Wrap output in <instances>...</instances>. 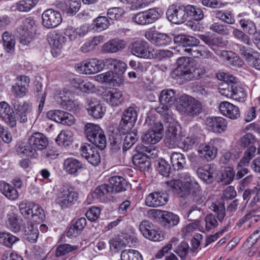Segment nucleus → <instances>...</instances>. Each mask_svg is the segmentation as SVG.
I'll use <instances>...</instances> for the list:
<instances>
[{"label":"nucleus","instance_id":"nucleus-25","mask_svg":"<svg viewBox=\"0 0 260 260\" xmlns=\"http://www.w3.org/2000/svg\"><path fill=\"white\" fill-rule=\"evenodd\" d=\"M220 113L224 116L231 119H236L240 116L239 108L234 104L227 102L223 101L218 106Z\"/></svg>","mask_w":260,"mask_h":260},{"label":"nucleus","instance_id":"nucleus-50","mask_svg":"<svg viewBox=\"0 0 260 260\" xmlns=\"http://www.w3.org/2000/svg\"><path fill=\"white\" fill-rule=\"evenodd\" d=\"M113 70V73L115 74H118L119 76L118 77V81H117V83L120 85L121 84H123L124 82V79L122 75L125 72L127 65L123 61L118 60L116 59Z\"/></svg>","mask_w":260,"mask_h":260},{"label":"nucleus","instance_id":"nucleus-13","mask_svg":"<svg viewBox=\"0 0 260 260\" xmlns=\"http://www.w3.org/2000/svg\"><path fill=\"white\" fill-rule=\"evenodd\" d=\"M137 112L133 107H129L123 112L119 125L123 130L130 132L137 120Z\"/></svg>","mask_w":260,"mask_h":260},{"label":"nucleus","instance_id":"nucleus-44","mask_svg":"<svg viewBox=\"0 0 260 260\" xmlns=\"http://www.w3.org/2000/svg\"><path fill=\"white\" fill-rule=\"evenodd\" d=\"M235 177V171L230 167L225 168L220 171V174L218 177V182L222 183L223 184H230Z\"/></svg>","mask_w":260,"mask_h":260},{"label":"nucleus","instance_id":"nucleus-12","mask_svg":"<svg viewBox=\"0 0 260 260\" xmlns=\"http://www.w3.org/2000/svg\"><path fill=\"white\" fill-rule=\"evenodd\" d=\"M145 38L156 46L164 47L170 45L172 38L167 34L150 29L145 33Z\"/></svg>","mask_w":260,"mask_h":260},{"label":"nucleus","instance_id":"nucleus-31","mask_svg":"<svg viewBox=\"0 0 260 260\" xmlns=\"http://www.w3.org/2000/svg\"><path fill=\"white\" fill-rule=\"evenodd\" d=\"M134 165L141 172L148 171L151 167V159L147 155L134 154Z\"/></svg>","mask_w":260,"mask_h":260},{"label":"nucleus","instance_id":"nucleus-64","mask_svg":"<svg viewBox=\"0 0 260 260\" xmlns=\"http://www.w3.org/2000/svg\"><path fill=\"white\" fill-rule=\"evenodd\" d=\"M110 249L114 252H118L124 248L126 245L123 239L120 237H115L109 240Z\"/></svg>","mask_w":260,"mask_h":260},{"label":"nucleus","instance_id":"nucleus-3","mask_svg":"<svg viewBox=\"0 0 260 260\" xmlns=\"http://www.w3.org/2000/svg\"><path fill=\"white\" fill-rule=\"evenodd\" d=\"M48 145L47 137L41 133L36 132L29 136L27 142L19 143L16 147V151L19 154L36 158L38 155L37 151L45 149Z\"/></svg>","mask_w":260,"mask_h":260},{"label":"nucleus","instance_id":"nucleus-59","mask_svg":"<svg viewBox=\"0 0 260 260\" xmlns=\"http://www.w3.org/2000/svg\"><path fill=\"white\" fill-rule=\"evenodd\" d=\"M153 53L152 54V57L158 60H165L172 57L173 53L172 51L165 49L153 50Z\"/></svg>","mask_w":260,"mask_h":260},{"label":"nucleus","instance_id":"nucleus-41","mask_svg":"<svg viewBox=\"0 0 260 260\" xmlns=\"http://www.w3.org/2000/svg\"><path fill=\"white\" fill-rule=\"evenodd\" d=\"M21 219L17 214L11 213L7 214V220L6 223L11 231L17 233L21 229Z\"/></svg>","mask_w":260,"mask_h":260},{"label":"nucleus","instance_id":"nucleus-6","mask_svg":"<svg viewBox=\"0 0 260 260\" xmlns=\"http://www.w3.org/2000/svg\"><path fill=\"white\" fill-rule=\"evenodd\" d=\"M186 6L181 3L170 5L166 11L168 20L175 24H181L187 21Z\"/></svg>","mask_w":260,"mask_h":260},{"label":"nucleus","instance_id":"nucleus-27","mask_svg":"<svg viewBox=\"0 0 260 260\" xmlns=\"http://www.w3.org/2000/svg\"><path fill=\"white\" fill-rule=\"evenodd\" d=\"M29 78L26 76H21L17 82L12 86V92L17 98L24 96L27 92L26 87L28 86Z\"/></svg>","mask_w":260,"mask_h":260},{"label":"nucleus","instance_id":"nucleus-52","mask_svg":"<svg viewBox=\"0 0 260 260\" xmlns=\"http://www.w3.org/2000/svg\"><path fill=\"white\" fill-rule=\"evenodd\" d=\"M102 129L99 125L91 123H87L84 127V133L87 139L89 141L98 134H101Z\"/></svg>","mask_w":260,"mask_h":260},{"label":"nucleus","instance_id":"nucleus-20","mask_svg":"<svg viewBox=\"0 0 260 260\" xmlns=\"http://www.w3.org/2000/svg\"><path fill=\"white\" fill-rule=\"evenodd\" d=\"M201 140L200 134L196 127H192L190 128L188 136L183 137L182 140L179 145V148L182 149L184 151L192 149L194 145L199 144Z\"/></svg>","mask_w":260,"mask_h":260},{"label":"nucleus","instance_id":"nucleus-42","mask_svg":"<svg viewBox=\"0 0 260 260\" xmlns=\"http://www.w3.org/2000/svg\"><path fill=\"white\" fill-rule=\"evenodd\" d=\"M64 98L63 96H60V104L63 109L74 113H77L80 111L79 105L76 101L68 99L66 95H64Z\"/></svg>","mask_w":260,"mask_h":260},{"label":"nucleus","instance_id":"nucleus-5","mask_svg":"<svg viewBox=\"0 0 260 260\" xmlns=\"http://www.w3.org/2000/svg\"><path fill=\"white\" fill-rule=\"evenodd\" d=\"M13 107L14 109V115L16 121L24 123L31 120L32 115V104L27 101H19L14 100L12 102Z\"/></svg>","mask_w":260,"mask_h":260},{"label":"nucleus","instance_id":"nucleus-53","mask_svg":"<svg viewBox=\"0 0 260 260\" xmlns=\"http://www.w3.org/2000/svg\"><path fill=\"white\" fill-rule=\"evenodd\" d=\"M36 5L34 0L21 1L11 7V10L14 11L18 10L21 12H28L30 11Z\"/></svg>","mask_w":260,"mask_h":260},{"label":"nucleus","instance_id":"nucleus-34","mask_svg":"<svg viewBox=\"0 0 260 260\" xmlns=\"http://www.w3.org/2000/svg\"><path fill=\"white\" fill-rule=\"evenodd\" d=\"M63 12L69 15H75L81 7L80 0H64L58 5Z\"/></svg>","mask_w":260,"mask_h":260},{"label":"nucleus","instance_id":"nucleus-54","mask_svg":"<svg viewBox=\"0 0 260 260\" xmlns=\"http://www.w3.org/2000/svg\"><path fill=\"white\" fill-rule=\"evenodd\" d=\"M239 23L243 30L248 35H251L255 32L257 28L255 23L249 19L241 18Z\"/></svg>","mask_w":260,"mask_h":260},{"label":"nucleus","instance_id":"nucleus-15","mask_svg":"<svg viewBox=\"0 0 260 260\" xmlns=\"http://www.w3.org/2000/svg\"><path fill=\"white\" fill-rule=\"evenodd\" d=\"M81 155L93 166H98L101 162V156L97 148L88 144H84L80 147Z\"/></svg>","mask_w":260,"mask_h":260},{"label":"nucleus","instance_id":"nucleus-48","mask_svg":"<svg viewBox=\"0 0 260 260\" xmlns=\"http://www.w3.org/2000/svg\"><path fill=\"white\" fill-rule=\"evenodd\" d=\"M181 127L176 123L169 124L168 129L166 132L164 138V143L166 145L169 141L173 140L174 136L181 132Z\"/></svg>","mask_w":260,"mask_h":260},{"label":"nucleus","instance_id":"nucleus-32","mask_svg":"<svg viewBox=\"0 0 260 260\" xmlns=\"http://www.w3.org/2000/svg\"><path fill=\"white\" fill-rule=\"evenodd\" d=\"M86 225V219L84 217H81L77 221L72 220L71 224L69 228L67 236L68 237H76L79 236Z\"/></svg>","mask_w":260,"mask_h":260},{"label":"nucleus","instance_id":"nucleus-37","mask_svg":"<svg viewBox=\"0 0 260 260\" xmlns=\"http://www.w3.org/2000/svg\"><path fill=\"white\" fill-rule=\"evenodd\" d=\"M0 191L8 199L15 201L19 197L16 189L4 181H0Z\"/></svg>","mask_w":260,"mask_h":260},{"label":"nucleus","instance_id":"nucleus-14","mask_svg":"<svg viewBox=\"0 0 260 260\" xmlns=\"http://www.w3.org/2000/svg\"><path fill=\"white\" fill-rule=\"evenodd\" d=\"M127 131L123 130L119 126L115 128L109 136L110 147L113 152H117L123 147V137Z\"/></svg>","mask_w":260,"mask_h":260},{"label":"nucleus","instance_id":"nucleus-49","mask_svg":"<svg viewBox=\"0 0 260 260\" xmlns=\"http://www.w3.org/2000/svg\"><path fill=\"white\" fill-rule=\"evenodd\" d=\"M225 57L228 63L236 68H240L244 64V61L240 57L233 51H225Z\"/></svg>","mask_w":260,"mask_h":260},{"label":"nucleus","instance_id":"nucleus-2","mask_svg":"<svg viewBox=\"0 0 260 260\" xmlns=\"http://www.w3.org/2000/svg\"><path fill=\"white\" fill-rule=\"evenodd\" d=\"M180 177L187 180L183 183L178 179L168 181L166 182L168 188L174 193L179 194L182 198H186L191 195L193 200L198 204H201L204 199L201 196V189L198 183L191 180L190 174L188 173Z\"/></svg>","mask_w":260,"mask_h":260},{"label":"nucleus","instance_id":"nucleus-8","mask_svg":"<svg viewBox=\"0 0 260 260\" xmlns=\"http://www.w3.org/2000/svg\"><path fill=\"white\" fill-rule=\"evenodd\" d=\"M79 194L71 186H64L58 194L56 202L62 209L74 204L78 200Z\"/></svg>","mask_w":260,"mask_h":260},{"label":"nucleus","instance_id":"nucleus-10","mask_svg":"<svg viewBox=\"0 0 260 260\" xmlns=\"http://www.w3.org/2000/svg\"><path fill=\"white\" fill-rule=\"evenodd\" d=\"M42 24L47 28L57 27L62 21L60 13L53 9L45 10L42 14Z\"/></svg>","mask_w":260,"mask_h":260},{"label":"nucleus","instance_id":"nucleus-30","mask_svg":"<svg viewBox=\"0 0 260 260\" xmlns=\"http://www.w3.org/2000/svg\"><path fill=\"white\" fill-rule=\"evenodd\" d=\"M173 41L175 44L183 47H189L197 46L200 41L197 38L185 34L178 35L174 37Z\"/></svg>","mask_w":260,"mask_h":260},{"label":"nucleus","instance_id":"nucleus-28","mask_svg":"<svg viewBox=\"0 0 260 260\" xmlns=\"http://www.w3.org/2000/svg\"><path fill=\"white\" fill-rule=\"evenodd\" d=\"M186 6V16L187 21L188 22L191 23V21H194L196 22H200L203 20L205 15L203 9L200 7L193 5L187 4Z\"/></svg>","mask_w":260,"mask_h":260},{"label":"nucleus","instance_id":"nucleus-62","mask_svg":"<svg viewBox=\"0 0 260 260\" xmlns=\"http://www.w3.org/2000/svg\"><path fill=\"white\" fill-rule=\"evenodd\" d=\"M233 35L235 38L240 42L249 46L251 44L250 37L243 30L237 28H233Z\"/></svg>","mask_w":260,"mask_h":260},{"label":"nucleus","instance_id":"nucleus-35","mask_svg":"<svg viewBox=\"0 0 260 260\" xmlns=\"http://www.w3.org/2000/svg\"><path fill=\"white\" fill-rule=\"evenodd\" d=\"M162 214L160 222L166 229L174 227L179 222V217L172 212L164 211Z\"/></svg>","mask_w":260,"mask_h":260},{"label":"nucleus","instance_id":"nucleus-21","mask_svg":"<svg viewBox=\"0 0 260 260\" xmlns=\"http://www.w3.org/2000/svg\"><path fill=\"white\" fill-rule=\"evenodd\" d=\"M14 109L5 101L0 102V116L11 127L16 126Z\"/></svg>","mask_w":260,"mask_h":260},{"label":"nucleus","instance_id":"nucleus-9","mask_svg":"<svg viewBox=\"0 0 260 260\" xmlns=\"http://www.w3.org/2000/svg\"><path fill=\"white\" fill-rule=\"evenodd\" d=\"M164 135V127L161 123L153 124L152 127L141 136L142 142L146 144H155L159 142Z\"/></svg>","mask_w":260,"mask_h":260},{"label":"nucleus","instance_id":"nucleus-33","mask_svg":"<svg viewBox=\"0 0 260 260\" xmlns=\"http://www.w3.org/2000/svg\"><path fill=\"white\" fill-rule=\"evenodd\" d=\"M125 47L123 40L114 39L105 43L102 47V51L107 53H115L123 49Z\"/></svg>","mask_w":260,"mask_h":260},{"label":"nucleus","instance_id":"nucleus-23","mask_svg":"<svg viewBox=\"0 0 260 260\" xmlns=\"http://www.w3.org/2000/svg\"><path fill=\"white\" fill-rule=\"evenodd\" d=\"M168 201L167 194L162 191H155L146 197L145 204L149 207H157L165 205Z\"/></svg>","mask_w":260,"mask_h":260},{"label":"nucleus","instance_id":"nucleus-63","mask_svg":"<svg viewBox=\"0 0 260 260\" xmlns=\"http://www.w3.org/2000/svg\"><path fill=\"white\" fill-rule=\"evenodd\" d=\"M93 23L98 30L107 29L110 24V20L106 16H99L93 20Z\"/></svg>","mask_w":260,"mask_h":260},{"label":"nucleus","instance_id":"nucleus-55","mask_svg":"<svg viewBox=\"0 0 260 260\" xmlns=\"http://www.w3.org/2000/svg\"><path fill=\"white\" fill-rule=\"evenodd\" d=\"M56 142L60 146L68 147L71 145L73 137L70 132H61L56 138Z\"/></svg>","mask_w":260,"mask_h":260},{"label":"nucleus","instance_id":"nucleus-40","mask_svg":"<svg viewBox=\"0 0 260 260\" xmlns=\"http://www.w3.org/2000/svg\"><path fill=\"white\" fill-rule=\"evenodd\" d=\"M139 136L137 131L134 129L132 132H127L123 137V152H126L130 149L138 141Z\"/></svg>","mask_w":260,"mask_h":260},{"label":"nucleus","instance_id":"nucleus-60","mask_svg":"<svg viewBox=\"0 0 260 260\" xmlns=\"http://www.w3.org/2000/svg\"><path fill=\"white\" fill-rule=\"evenodd\" d=\"M48 42L51 47L62 48V45L64 44L66 38L62 35L56 34L48 38Z\"/></svg>","mask_w":260,"mask_h":260},{"label":"nucleus","instance_id":"nucleus-1","mask_svg":"<svg viewBox=\"0 0 260 260\" xmlns=\"http://www.w3.org/2000/svg\"><path fill=\"white\" fill-rule=\"evenodd\" d=\"M177 68L173 71L171 76L173 79L181 83L198 80L206 76L205 66L195 67L193 60L188 57H181L176 61Z\"/></svg>","mask_w":260,"mask_h":260},{"label":"nucleus","instance_id":"nucleus-22","mask_svg":"<svg viewBox=\"0 0 260 260\" xmlns=\"http://www.w3.org/2000/svg\"><path fill=\"white\" fill-rule=\"evenodd\" d=\"M79 71L85 74H94L101 72L103 69V60L96 58L89 59L85 62H82Z\"/></svg>","mask_w":260,"mask_h":260},{"label":"nucleus","instance_id":"nucleus-18","mask_svg":"<svg viewBox=\"0 0 260 260\" xmlns=\"http://www.w3.org/2000/svg\"><path fill=\"white\" fill-rule=\"evenodd\" d=\"M47 116L57 123L65 125H72L75 122V118L73 115L60 110L50 111L47 113Z\"/></svg>","mask_w":260,"mask_h":260},{"label":"nucleus","instance_id":"nucleus-26","mask_svg":"<svg viewBox=\"0 0 260 260\" xmlns=\"http://www.w3.org/2000/svg\"><path fill=\"white\" fill-rule=\"evenodd\" d=\"M83 168L82 162L75 158H68L63 161V169L69 174L77 176Z\"/></svg>","mask_w":260,"mask_h":260},{"label":"nucleus","instance_id":"nucleus-4","mask_svg":"<svg viewBox=\"0 0 260 260\" xmlns=\"http://www.w3.org/2000/svg\"><path fill=\"white\" fill-rule=\"evenodd\" d=\"M176 108L181 113L189 116H197L202 111L201 104L186 94L182 95L177 100Z\"/></svg>","mask_w":260,"mask_h":260},{"label":"nucleus","instance_id":"nucleus-36","mask_svg":"<svg viewBox=\"0 0 260 260\" xmlns=\"http://www.w3.org/2000/svg\"><path fill=\"white\" fill-rule=\"evenodd\" d=\"M22 231L23 237L24 240L32 243L37 241L39 236V231L37 227L32 224L30 222L27 223Z\"/></svg>","mask_w":260,"mask_h":260},{"label":"nucleus","instance_id":"nucleus-39","mask_svg":"<svg viewBox=\"0 0 260 260\" xmlns=\"http://www.w3.org/2000/svg\"><path fill=\"white\" fill-rule=\"evenodd\" d=\"M170 159L174 170L180 171L185 168L186 158L183 154L179 152H173L171 155Z\"/></svg>","mask_w":260,"mask_h":260},{"label":"nucleus","instance_id":"nucleus-47","mask_svg":"<svg viewBox=\"0 0 260 260\" xmlns=\"http://www.w3.org/2000/svg\"><path fill=\"white\" fill-rule=\"evenodd\" d=\"M34 208H35V204L27 201H23L19 204L20 212L26 219H30Z\"/></svg>","mask_w":260,"mask_h":260},{"label":"nucleus","instance_id":"nucleus-17","mask_svg":"<svg viewBox=\"0 0 260 260\" xmlns=\"http://www.w3.org/2000/svg\"><path fill=\"white\" fill-rule=\"evenodd\" d=\"M149 43L144 40H137L129 44L128 50L137 57L143 58H150Z\"/></svg>","mask_w":260,"mask_h":260},{"label":"nucleus","instance_id":"nucleus-45","mask_svg":"<svg viewBox=\"0 0 260 260\" xmlns=\"http://www.w3.org/2000/svg\"><path fill=\"white\" fill-rule=\"evenodd\" d=\"M3 46L7 52L14 51L15 46V36L8 31H5L2 35Z\"/></svg>","mask_w":260,"mask_h":260},{"label":"nucleus","instance_id":"nucleus-19","mask_svg":"<svg viewBox=\"0 0 260 260\" xmlns=\"http://www.w3.org/2000/svg\"><path fill=\"white\" fill-rule=\"evenodd\" d=\"M207 129L216 134L225 132L227 128V122L225 119L221 117H209L205 121Z\"/></svg>","mask_w":260,"mask_h":260},{"label":"nucleus","instance_id":"nucleus-29","mask_svg":"<svg viewBox=\"0 0 260 260\" xmlns=\"http://www.w3.org/2000/svg\"><path fill=\"white\" fill-rule=\"evenodd\" d=\"M110 189L111 193H119L124 191L128 184L126 180L122 176H114L109 179Z\"/></svg>","mask_w":260,"mask_h":260},{"label":"nucleus","instance_id":"nucleus-38","mask_svg":"<svg viewBox=\"0 0 260 260\" xmlns=\"http://www.w3.org/2000/svg\"><path fill=\"white\" fill-rule=\"evenodd\" d=\"M232 91V99L235 101L243 102L246 100L247 93L244 88L238 83H232L230 86Z\"/></svg>","mask_w":260,"mask_h":260},{"label":"nucleus","instance_id":"nucleus-57","mask_svg":"<svg viewBox=\"0 0 260 260\" xmlns=\"http://www.w3.org/2000/svg\"><path fill=\"white\" fill-rule=\"evenodd\" d=\"M237 46L239 54L245 59L246 62L256 51L252 48L242 44H238Z\"/></svg>","mask_w":260,"mask_h":260},{"label":"nucleus","instance_id":"nucleus-43","mask_svg":"<svg viewBox=\"0 0 260 260\" xmlns=\"http://www.w3.org/2000/svg\"><path fill=\"white\" fill-rule=\"evenodd\" d=\"M159 100L161 104L172 105L176 101L175 90L171 89L162 90L159 96Z\"/></svg>","mask_w":260,"mask_h":260},{"label":"nucleus","instance_id":"nucleus-58","mask_svg":"<svg viewBox=\"0 0 260 260\" xmlns=\"http://www.w3.org/2000/svg\"><path fill=\"white\" fill-rule=\"evenodd\" d=\"M256 142L255 136L251 133H246L243 135L240 139L241 146L244 148H251V147L256 148L254 144Z\"/></svg>","mask_w":260,"mask_h":260},{"label":"nucleus","instance_id":"nucleus-61","mask_svg":"<svg viewBox=\"0 0 260 260\" xmlns=\"http://www.w3.org/2000/svg\"><path fill=\"white\" fill-rule=\"evenodd\" d=\"M89 141L93 144L95 147L99 148L101 150L105 148L107 143L106 137L103 130L101 131L100 135H96L92 138V140H90Z\"/></svg>","mask_w":260,"mask_h":260},{"label":"nucleus","instance_id":"nucleus-16","mask_svg":"<svg viewBox=\"0 0 260 260\" xmlns=\"http://www.w3.org/2000/svg\"><path fill=\"white\" fill-rule=\"evenodd\" d=\"M86 104L88 114L94 118H101L105 114V107L96 98L93 97L87 98Z\"/></svg>","mask_w":260,"mask_h":260},{"label":"nucleus","instance_id":"nucleus-24","mask_svg":"<svg viewBox=\"0 0 260 260\" xmlns=\"http://www.w3.org/2000/svg\"><path fill=\"white\" fill-rule=\"evenodd\" d=\"M199 177L206 184H211L214 180L216 174V170L214 165H207L197 170Z\"/></svg>","mask_w":260,"mask_h":260},{"label":"nucleus","instance_id":"nucleus-11","mask_svg":"<svg viewBox=\"0 0 260 260\" xmlns=\"http://www.w3.org/2000/svg\"><path fill=\"white\" fill-rule=\"evenodd\" d=\"M217 139H211L208 143L201 144L198 150L200 157L207 161H210L214 159L217 154L216 144Z\"/></svg>","mask_w":260,"mask_h":260},{"label":"nucleus","instance_id":"nucleus-7","mask_svg":"<svg viewBox=\"0 0 260 260\" xmlns=\"http://www.w3.org/2000/svg\"><path fill=\"white\" fill-rule=\"evenodd\" d=\"M163 14L159 8H153L146 11L137 13L132 16V19L135 23L142 25L150 24L159 19Z\"/></svg>","mask_w":260,"mask_h":260},{"label":"nucleus","instance_id":"nucleus-46","mask_svg":"<svg viewBox=\"0 0 260 260\" xmlns=\"http://www.w3.org/2000/svg\"><path fill=\"white\" fill-rule=\"evenodd\" d=\"M156 169L162 176L168 177L171 173L170 165L164 158H159L155 161Z\"/></svg>","mask_w":260,"mask_h":260},{"label":"nucleus","instance_id":"nucleus-51","mask_svg":"<svg viewBox=\"0 0 260 260\" xmlns=\"http://www.w3.org/2000/svg\"><path fill=\"white\" fill-rule=\"evenodd\" d=\"M78 246L71 245L69 244H60L56 247L55 256L56 257H59L66 255L73 251L78 250Z\"/></svg>","mask_w":260,"mask_h":260},{"label":"nucleus","instance_id":"nucleus-56","mask_svg":"<svg viewBox=\"0 0 260 260\" xmlns=\"http://www.w3.org/2000/svg\"><path fill=\"white\" fill-rule=\"evenodd\" d=\"M124 101L123 94L122 91L113 89L110 92V96L109 98V103L112 106H118L121 105Z\"/></svg>","mask_w":260,"mask_h":260}]
</instances>
